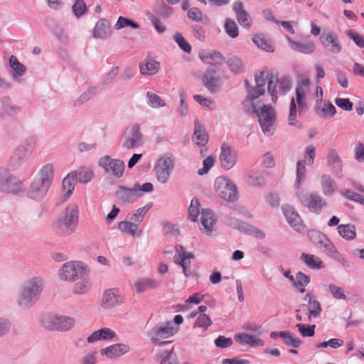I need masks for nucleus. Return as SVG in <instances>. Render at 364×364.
Listing matches in <instances>:
<instances>
[{
  "label": "nucleus",
  "mask_w": 364,
  "mask_h": 364,
  "mask_svg": "<svg viewBox=\"0 0 364 364\" xmlns=\"http://www.w3.org/2000/svg\"><path fill=\"white\" fill-rule=\"evenodd\" d=\"M50 185L35 177L31 183L27 191V196L34 200H41L49 190Z\"/></svg>",
  "instance_id": "6ab92c4d"
},
{
  "label": "nucleus",
  "mask_w": 364,
  "mask_h": 364,
  "mask_svg": "<svg viewBox=\"0 0 364 364\" xmlns=\"http://www.w3.org/2000/svg\"><path fill=\"white\" fill-rule=\"evenodd\" d=\"M34 145V139L29 138L18 146L10 157V167L16 170L27 161L32 153Z\"/></svg>",
  "instance_id": "0eeeda50"
},
{
  "label": "nucleus",
  "mask_w": 364,
  "mask_h": 364,
  "mask_svg": "<svg viewBox=\"0 0 364 364\" xmlns=\"http://www.w3.org/2000/svg\"><path fill=\"white\" fill-rule=\"evenodd\" d=\"M192 141L198 146H204L208 141V136L205 129L200 124L198 119L194 121V132Z\"/></svg>",
  "instance_id": "c85d7f7f"
},
{
  "label": "nucleus",
  "mask_w": 364,
  "mask_h": 364,
  "mask_svg": "<svg viewBox=\"0 0 364 364\" xmlns=\"http://www.w3.org/2000/svg\"><path fill=\"white\" fill-rule=\"evenodd\" d=\"M327 165L331 168L336 176L341 177L342 161L335 149H331L328 152Z\"/></svg>",
  "instance_id": "cd10ccee"
},
{
  "label": "nucleus",
  "mask_w": 364,
  "mask_h": 364,
  "mask_svg": "<svg viewBox=\"0 0 364 364\" xmlns=\"http://www.w3.org/2000/svg\"><path fill=\"white\" fill-rule=\"evenodd\" d=\"M282 210L289 224L295 230L301 231L303 229L302 220L294 208L290 205H284Z\"/></svg>",
  "instance_id": "4be33fe9"
},
{
  "label": "nucleus",
  "mask_w": 364,
  "mask_h": 364,
  "mask_svg": "<svg viewBox=\"0 0 364 364\" xmlns=\"http://www.w3.org/2000/svg\"><path fill=\"white\" fill-rule=\"evenodd\" d=\"M54 176L53 166L50 164L44 165L39 171L37 178L48 183V185H51Z\"/></svg>",
  "instance_id": "49530a36"
},
{
  "label": "nucleus",
  "mask_w": 364,
  "mask_h": 364,
  "mask_svg": "<svg viewBox=\"0 0 364 364\" xmlns=\"http://www.w3.org/2000/svg\"><path fill=\"white\" fill-rule=\"evenodd\" d=\"M9 64L15 74L18 76H22L26 73L25 66L21 64L16 56L11 55L9 58Z\"/></svg>",
  "instance_id": "5fc2aeb1"
},
{
  "label": "nucleus",
  "mask_w": 364,
  "mask_h": 364,
  "mask_svg": "<svg viewBox=\"0 0 364 364\" xmlns=\"http://www.w3.org/2000/svg\"><path fill=\"white\" fill-rule=\"evenodd\" d=\"M86 273L85 266L80 262H68L59 269L58 276L61 280L73 281L82 278Z\"/></svg>",
  "instance_id": "9d476101"
},
{
  "label": "nucleus",
  "mask_w": 364,
  "mask_h": 364,
  "mask_svg": "<svg viewBox=\"0 0 364 364\" xmlns=\"http://www.w3.org/2000/svg\"><path fill=\"white\" fill-rule=\"evenodd\" d=\"M310 240L314 243L326 255L331 253L334 250V245L328 238V237L317 230H311L309 232Z\"/></svg>",
  "instance_id": "a211bd4d"
},
{
  "label": "nucleus",
  "mask_w": 364,
  "mask_h": 364,
  "mask_svg": "<svg viewBox=\"0 0 364 364\" xmlns=\"http://www.w3.org/2000/svg\"><path fill=\"white\" fill-rule=\"evenodd\" d=\"M200 58L203 63L211 65H222L225 62L222 54L216 51L200 53Z\"/></svg>",
  "instance_id": "58836bf2"
},
{
  "label": "nucleus",
  "mask_w": 364,
  "mask_h": 364,
  "mask_svg": "<svg viewBox=\"0 0 364 364\" xmlns=\"http://www.w3.org/2000/svg\"><path fill=\"white\" fill-rule=\"evenodd\" d=\"M224 28L226 33L230 37L235 38L238 36V27L233 20L227 18Z\"/></svg>",
  "instance_id": "052dcab7"
},
{
  "label": "nucleus",
  "mask_w": 364,
  "mask_h": 364,
  "mask_svg": "<svg viewBox=\"0 0 364 364\" xmlns=\"http://www.w3.org/2000/svg\"><path fill=\"white\" fill-rule=\"evenodd\" d=\"M212 324L213 322L209 316L200 314L193 324V329L198 330L200 333H204Z\"/></svg>",
  "instance_id": "c03bdc74"
},
{
  "label": "nucleus",
  "mask_w": 364,
  "mask_h": 364,
  "mask_svg": "<svg viewBox=\"0 0 364 364\" xmlns=\"http://www.w3.org/2000/svg\"><path fill=\"white\" fill-rule=\"evenodd\" d=\"M214 188L218 196L226 201L234 202L237 199L236 185L224 176L216 178Z\"/></svg>",
  "instance_id": "6e6552de"
},
{
  "label": "nucleus",
  "mask_w": 364,
  "mask_h": 364,
  "mask_svg": "<svg viewBox=\"0 0 364 364\" xmlns=\"http://www.w3.org/2000/svg\"><path fill=\"white\" fill-rule=\"evenodd\" d=\"M309 305V306L306 314L308 315V320L310 321L312 316L315 318L320 316L321 312V306L319 301L316 300H314V301Z\"/></svg>",
  "instance_id": "bf43d9fd"
},
{
  "label": "nucleus",
  "mask_w": 364,
  "mask_h": 364,
  "mask_svg": "<svg viewBox=\"0 0 364 364\" xmlns=\"http://www.w3.org/2000/svg\"><path fill=\"white\" fill-rule=\"evenodd\" d=\"M77 172L78 181L81 183H87L93 177V172L87 168H80Z\"/></svg>",
  "instance_id": "0e129e2a"
},
{
  "label": "nucleus",
  "mask_w": 364,
  "mask_h": 364,
  "mask_svg": "<svg viewBox=\"0 0 364 364\" xmlns=\"http://www.w3.org/2000/svg\"><path fill=\"white\" fill-rule=\"evenodd\" d=\"M254 43L259 48L266 51H272L270 42L261 35H256L252 38Z\"/></svg>",
  "instance_id": "e2e57ef3"
},
{
  "label": "nucleus",
  "mask_w": 364,
  "mask_h": 364,
  "mask_svg": "<svg viewBox=\"0 0 364 364\" xmlns=\"http://www.w3.org/2000/svg\"><path fill=\"white\" fill-rule=\"evenodd\" d=\"M160 64L159 62L146 58L143 63H140V73L143 75H153L159 72Z\"/></svg>",
  "instance_id": "f704fd0d"
},
{
  "label": "nucleus",
  "mask_w": 364,
  "mask_h": 364,
  "mask_svg": "<svg viewBox=\"0 0 364 364\" xmlns=\"http://www.w3.org/2000/svg\"><path fill=\"white\" fill-rule=\"evenodd\" d=\"M146 102L151 108H160L166 105L164 101L155 92L148 91L146 92Z\"/></svg>",
  "instance_id": "603ef678"
},
{
  "label": "nucleus",
  "mask_w": 364,
  "mask_h": 364,
  "mask_svg": "<svg viewBox=\"0 0 364 364\" xmlns=\"http://www.w3.org/2000/svg\"><path fill=\"white\" fill-rule=\"evenodd\" d=\"M155 359L159 364H178L176 354L173 350L160 352Z\"/></svg>",
  "instance_id": "a18cd8bd"
},
{
  "label": "nucleus",
  "mask_w": 364,
  "mask_h": 364,
  "mask_svg": "<svg viewBox=\"0 0 364 364\" xmlns=\"http://www.w3.org/2000/svg\"><path fill=\"white\" fill-rule=\"evenodd\" d=\"M297 108L294 97L291 98L289 107V114L288 117V123L290 126H296L299 129H303L301 122L296 120Z\"/></svg>",
  "instance_id": "3c124183"
},
{
  "label": "nucleus",
  "mask_w": 364,
  "mask_h": 364,
  "mask_svg": "<svg viewBox=\"0 0 364 364\" xmlns=\"http://www.w3.org/2000/svg\"><path fill=\"white\" fill-rule=\"evenodd\" d=\"M218 70L215 66L208 67L202 77L203 85L210 92H217L221 87V80L218 75Z\"/></svg>",
  "instance_id": "dca6fc26"
},
{
  "label": "nucleus",
  "mask_w": 364,
  "mask_h": 364,
  "mask_svg": "<svg viewBox=\"0 0 364 364\" xmlns=\"http://www.w3.org/2000/svg\"><path fill=\"white\" fill-rule=\"evenodd\" d=\"M122 303L123 300L118 294V289H111L104 292L102 299V306L103 308H113Z\"/></svg>",
  "instance_id": "5701e85b"
},
{
  "label": "nucleus",
  "mask_w": 364,
  "mask_h": 364,
  "mask_svg": "<svg viewBox=\"0 0 364 364\" xmlns=\"http://www.w3.org/2000/svg\"><path fill=\"white\" fill-rule=\"evenodd\" d=\"M340 236L346 240H352L356 237V230L354 225L341 224L337 227Z\"/></svg>",
  "instance_id": "37998d69"
},
{
  "label": "nucleus",
  "mask_w": 364,
  "mask_h": 364,
  "mask_svg": "<svg viewBox=\"0 0 364 364\" xmlns=\"http://www.w3.org/2000/svg\"><path fill=\"white\" fill-rule=\"evenodd\" d=\"M114 337H116V333L114 331L109 328H103L94 331L87 337V341L89 343H92L101 340H109Z\"/></svg>",
  "instance_id": "473e14b6"
},
{
  "label": "nucleus",
  "mask_w": 364,
  "mask_h": 364,
  "mask_svg": "<svg viewBox=\"0 0 364 364\" xmlns=\"http://www.w3.org/2000/svg\"><path fill=\"white\" fill-rule=\"evenodd\" d=\"M111 29L107 20L102 18L98 21L93 28L92 34L95 38L104 39L110 36Z\"/></svg>",
  "instance_id": "7c9ffc66"
},
{
  "label": "nucleus",
  "mask_w": 364,
  "mask_h": 364,
  "mask_svg": "<svg viewBox=\"0 0 364 364\" xmlns=\"http://www.w3.org/2000/svg\"><path fill=\"white\" fill-rule=\"evenodd\" d=\"M320 41L323 46L332 53H338L342 49L338 36L332 32H323L320 36Z\"/></svg>",
  "instance_id": "412c9836"
},
{
  "label": "nucleus",
  "mask_w": 364,
  "mask_h": 364,
  "mask_svg": "<svg viewBox=\"0 0 364 364\" xmlns=\"http://www.w3.org/2000/svg\"><path fill=\"white\" fill-rule=\"evenodd\" d=\"M130 350L129 346L123 343H116L100 350V353L108 358H114L128 353Z\"/></svg>",
  "instance_id": "393cba45"
},
{
  "label": "nucleus",
  "mask_w": 364,
  "mask_h": 364,
  "mask_svg": "<svg viewBox=\"0 0 364 364\" xmlns=\"http://www.w3.org/2000/svg\"><path fill=\"white\" fill-rule=\"evenodd\" d=\"M200 203L198 198H193L188 208L189 217L193 221H196L200 213Z\"/></svg>",
  "instance_id": "13d9d810"
},
{
  "label": "nucleus",
  "mask_w": 364,
  "mask_h": 364,
  "mask_svg": "<svg viewBox=\"0 0 364 364\" xmlns=\"http://www.w3.org/2000/svg\"><path fill=\"white\" fill-rule=\"evenodd\" d=\"M287 39L291 49L294 51L309 55L313 53L316 49V46L312 41H296L289 37H287Z\"/></svg>",
  "instance_id": "bb28decb"
},
{
  "label": "nucleus",
  "mask_w": 364,
  "mask_h": 364,
  "mask_svg": "<svg viewBox=\"0 0 364 364\" xmlns=\"http://www.w3.org/2000/svg\"><path fill=\"white\" fill-rule=\"evenodd\" d=\"M310 80L308 78H302L297 83L296 87V103L298 111L301 113L306 107V95L309 92Z\"/></svg>",
  "instance_id": "aec40b11"
},
{
  "label": "nucleus",
  "mask_w": 364,
  "mask_h": 364,
  "mask_svg": "<svg viewBox=\"0 0 364 364\" xmlns=\"http://www.w3.org/2000/svg\"><path fill=\"white\" fill-rule=\"evenodd\" d=\"M296 196L303 206L316 214H320L321 210L327 206L326 200L317 193L300 192Z\"/></svg>",
  "instance_id": "1a4fd4ad"
},
{
  "label": "nucleus",
  "mask_w": 364,
  "mask_h": 364,
  "mask_svg": "<svg viewBox=\"0 0 364 364\" xmlns=\"http://www.w3.org/2000/svg\"><path fill=\"white\" fill-rule=\"evenodd\" d=\"M98 164L110 176L120 178L124 171L125 164L123 161L104 156L99 160Z\"/></svg>",
  "instance_id": "ddd939ff"
},
{
  "label": "nucleus",
  "mask_w": 364,
  "mask_h": 364,
  "mask_svg": "<svg viewBox=\"0 0 364 364\" xmlns=\"http://www.w3.org/2000/svg\"><path fill=\"white\" fill-rule=\"evenodd\" d=\"M299 332L303 337H311L314 335L315 325H306L303 323L296 324Z\"/></svg>",
  "instance_id": "338daca9"
},
{
  "label": "nucleus",
  "mask_w": 364,
  "mask_h": 364,
  "mask_svg": "<svg viewBox=\"0 0 364 364\" xmlns=\"http://www.w3.org/2000/svg\"><path fill=\"white\" fill-rule=\"evenodd\" d=\"M277 82V77H275L273 74H270L267 82V92L271 95L273 102H276L277 99V90L276 89Z\"/></svg>",
  "instance_id": "4d7b16f0"
},
{
  "label": "nucleus",
  "mask_w": 364,
  "mask_h": 364,
  "mask_svg": "<svg viewBox=\"0 0 364 364\" xmlns=\"http://www.w3.org/2000/svg\"><path fill=\"white\" fill-rule=\"evenodd\" d=\"M235 339L242 345H250L253 347L264 346V341L255 336L247 333L235 335Z\"/></svg>",
  "instance_id": "c9c22d12"
},
{
  "label": "nucleus",
  "mask_w": 364,
  "mask_h": 364,
  "mask_svg": "<svg viewBox=\"0 0 364 364\" xmlns=\"http://www.w3.org/2000/svg\"><path fill=\"white\" fill-rule=\"evenodd\" d=\"M232 9L236 14L238 23L244 28H250L251 26L252 20L249 14L244 9L243 3L237 1L234 3Z\"/></svg>",
  "instance_id": "a878e982"
},
{
  "label": "nucleus",
  "mask_w": 364,
  "mask_h": 364,
  "mask_svg": "<svg viewBox=\"0 0 364 364\" xmlns=\"http://www.w3.org/2000/svg\"><path fill=\"white\" fill-rule=\"evenodd\" d=\"M152 206L153 203L150 202L145 206L138 208L135 212L130 213L129 215L130 220L136 223L137 225L140 224L143 221L145 215Z\"/></svg>",
  "instance_id": "de8ad7c7"
},
{
  "label": "nucleus",
  "mask_w": 364,
  "mask_h": 364,
  "mask_svg": "<svg viewBox=\"0 0 364 364\" xmlns=\"http://www.w3.org/2000/svg\"><path fill=\"white\" fill-rule=\"evenodd\" d=\"M270 74L266 72H260L259 74L255 76V87L251 89L250 92L256 93L257 95H263L264 94V86L266 82H268V77Z\"/></svg>",
  "instance_id": "e433bc0d"
},
{
  "label": "nucleus",
  "mask_w": 364,
  "mask_h": 364,
  "mask_svg": "<svg viewBox=\"0 0 364 364\" xmlns=\"http://www.w3.org/2000/svg\"><path fill=\"white\" fill-rule=\"evenodd\" d=\"M173 168L174 159L171 154H168L161 156L154 168L157 180L161 183H166Z\"/></svg>",
  "instance_id": "9b49d317"
},
{
  "label": "nucleus",
  "mask_w": 364,
  "mask_h": 364,
  "mask_svg": "<svg viewBox=\"0 0 364 364\" xmlns=\"http://www.w3.org/2000/svg\"><path fill=\"white\" fill-rule=\"evenodd\" d=\"M143 136L139 124H133L124 132L122 148L123 149H133L142 144Z\"/></svg>",
  "instance_id": "f8f14e48"
},
{
  "label": "nucleus",
  "mask_w": 364,
  "mask_h": 364,
  "mask_svg": "<svg viewBox=\"0 0 364 364\" xmlns=\"http://www.w3.org/2000/svg\"><path fill=\"white\" fill-rule=\"evenodd\" d=\"M117 197L124 203H131L138 198L135 187L127 188L124 186H119L116 191Z\"/></svg>",
  "instance_id": "2f4dec72"
},
{
  "label": "nucleus",
  "mask_w": 364,
  "mask_h": 364,
  "mask_svg": "<svg viewBox=\"0 0 364 364\" xmlns=\"http://www.w3.org/2000/svg\"><path fill=\"white\" fill-rule=\"evenodd\" d=\"M77 171H72L69 173L66 177H65L63 180L62 186L63 191L65 193L63 195L64 200H66L69 198L71 193L75 189V185L77 182Z\"/></svg>",
  "instance_id": "c756f323"
},
{
  "label": "nucleus",
  "mask_w": 364,
  "mask_h": 364,
  "mask_svg": "<svg viewBox=\"0 0 364 364\" xmlns=\"http://www.w3.org/2000/svg\"><path fill=\"white\" fill-rule=\"evenodd\" d=\"M160 283L155 279L142 278L138 279L134 284V288L138 294H141L146 290L156 289Z\"/></svg>",
  "instance_id": "72a5a7b5"
},
{
  "label": "nucleus",
  "mask_w": 364,
  "mask_h": 364,
  "mask_svg": "<svg viewBox=\"0 0 364 364\" xmlns=\"http://www.w3.org/2000/svg\"><path fill=\"white\" fill-rule=\"evenodd\" d=\"M328 289L335 299H346V296L344 294V290L343 288L338 287L334 284H330L328 287Z\"/></svg>",
  "instance_id": "774afa93"
},
{
  "label": "nucleus",
  "mask_w": 364,
  "mask_h": 364,
  "mask_svg": "<svg viewBox=\"0 0 364 364\" xmlns=\"http://www.w3.org/2000/svg\"><path fill=\"white\" fill-rule=\"evenodd\" d=\"M195 257L193 252H188L181 245L175 246L174 262L181 266L183 269L184 275L187 277L192 275V272L189 267L190 260Z\"/></svg>",
  "instance_id": "2eb2a0df"
},
{
  "label": "nucleus",
  "mask_w": 364,
  "mask_h": 364,
  "mask_svg": "<svg viewBox=\"0 0 364 364\" xmlns=\"http://www.w3.org/2000/svg\"><path fill=\"white\" fill-rule=\"evenodd\" d=\"M1 105L4 112L9 116H15L21 110V107L14 103L8 96L2 97Z\"/></svg>",
  "instance_id": "79ce46f5"
},
{
  "label": "nucleus",
  "mask_w": 364,
  "mask_h": 364,
  "mask_svg": "<svg viewBox=\"0 0 364 364\" xmlns=\"http://www.w3.org/2000/svg\"><path fill=\"white\" fill-rule=\"evenodd\" d=\"M215 219L213 218V213L211 210L203 209L201 212V228L200 230L207 235H211L215 230Z\"/></svg>",
  "instance_id": "b1692460"
},
{
  "label": "nucleus",
  "mask_w": 364,
  "mask_h": 364,
  "mask_svg": "<svg viewBox=\"0 0 364 364\" xmlns=\"http://www.w3.org/2000/svg\"><path fill=\"white\" fill-rule=\"evenodd\" d=\"M90 286L89 280L84 279L75 284L73 292L77 294H85L89 291Z\"/></svg>",
  "instance_id": "69168bd1"
},
{
  "label": "nucleus",
  "mask_w": 364,
  "mask_h": 364,
  "mask_svg": "<svg viewBox=\"0 0 364 364\" xmlns=\"http://www.w3.org/2000/svg\"><path fill=\"white\" fill-rule=\"evenodd\" d=\"M0 192L20 195L25 192V187L22 181L11 173L8 168L0 167Z\"/></svg>",
  "instance_id": "20e7f679"
},
{
  "label": "nucleus",
  "mask_w": 364,
  "mask_h": 364,
  "mask_svg": "<svg viewBox=\"0 0 364 364\" xmlns=\"http://www.w3.org/2000/svg\"><path fill=\"white\" fill-rule=\"evenodd\" d=\"M321 185L324 196H332L336 189V183L328 175L323 174L321 177Z\"/></svg>",
  "instance_id": "4c0bfd02"
},
{
  "label": "nucleus",
  "mask_w": 364,
  "mask_h": 364,
  "mask_svg": "<svg viewBox=\"0 0 364 364\" xmlns=\"http://www.w3.org/2000/svg\"><path fill=\"white\" fill-rule=\"evenodd\" d=\"M78 213V206L70 204L53 224L54 232L61 237H67L73 233L77 225Z\"/></svg>",
  "instance_id": "7ed1b4c3"
},
{
  "label": "nucleus",
  "mask_w": 364,
  "mask_h": 364,
  "mask_svg": "<svg viewBox=\"0 0 364 364\" xmlns=\"http://www.w3.org/2000/svg\"><path fill=\"white\" fill-rule=\"evenodd\" d=\"M44 287V280L39 277L27 281L21 287L18 296V305L22 309L31 308L39 299Z\"/></svg>",
  "instance_id": "f03ea898"
},
{
  "label": "nucleus",
  "mask_w": 364,
  "mask_h": 364,
  "mask_svg": "<svg viewBox=\"0 0 364 364\" xmlns=\"http://www.w3.org/2000/svg\"><path fill=\"white\" fill-rule=\"evenodd\" d=\"M41 321L45 328L57 331H69L75 323V319L71 317L55 314L45 315Z\"/></svg>",
  "instance_id": "423d86ee"
},
{
  "label": "nucleus",
  "mask_w": 364,
  "mask_h": 364,
  "mask_svg": "<svg viewBox=\"0 0 364 364\" xmlns=\"http://www.w3.org/2000/svg\"><path fill=\"white\" fill-rule=\"evenodd\" d=\"M126 26H130L132 28L138 29L139 28V24L129 18H124L123 16H119L114 26V28L116 30H119Z\"/></svg>",
  "instance_id": "6e6d98bb"
},
{
  "label": "nucleus",
  "mask_w": 364,
  "mask_h": 364,
  "mask_svg": "<svg viewBox=\"0 0 364 364\" xmlns=\"http://www.w3.org/2000/svg\"><path fill=\"white\" fill-rule=\"evenodd\" d=\"M177 331L174 328L173 323L171 321L161 322L156 325L149 333L151 342L158 346H163L170 343L171 341H163L162 339H166L173 336Z\"/></svg>",
  "instance_id": "39448f33"
},
{
  "label": "nucleus",
  "mask_w": 364,
  "mask_h": 364,
  "mask_svg": "<svg viewBox=\"0 0 364 364\" xmlns=\"http://www.w3.org/2000/svg\"><path fill=\"white\" fill-rule=\"evenodd\" d=\"M310 282V277L301 272H299L296 274L294 278V283H292L293 286L299 288V291L301 293H304L306 287Z\"/></svg>",
  "instance_id": "8fccbe9b"
},
{
  "label": "nucleus",
  "mask_w": 364,
  "mask_h": 364,
  "mask_svg": "<svg viewBox=\"0 0 364 364\" xmlns=\"http://www.w3.org/2000/svg\"><path fill=\"white\" fill-rule=\"evenodd\" d=\"M259 95L250 92L242 102L244 112L247 114H255L263 133L267 136H271L274 132L276 119L275 112L270 105H263L260 110V102L257 101Z\"/></svg>",
  "instance_id": "f257e3e1"
},
{
  "label": "nucleus",
  "mask_w": 364,
  "mask_h": 364,
  "mask_svg": "<svg viewBox=\"0 0 364 364\" xmlns=\"http://www.w3.org/2000/svg\"><path fill=\"white\" fill-rule=\"evenodd\" d=\"M225 223L232 228L237 229L240 232L246 234L254 235L259 239H264L266 236L265 233L262 230L247 223L232 218L230 215L225 216Z\"/></svg>",
  "instance_id": "4468645a"
},
{
  "label": "nucleus",
  "mask_w": 364,
  "mask_h": 364,
  "mask_svg": "<svg viewBox=\"0 0 364 364\" xmlns=\"http://www.w3.org/2000/svg\"><path fill=\"white\" fill-rule=\"evenodd\" d=\"M300 258L309 268L315 269L324 267L322 260L314 255L301 253Z\"/></svg>",
  "instance_id": "ea45409f"
},
{
  "label": "nucleus",
  "mask_w": 364,
  "mask_h": 364,
  "mask_svg": "<svg viewBox=\"0 0 364 364\" xmlns=\"http://www.w3.org/2000/svg\"><path fill=\"white\" fill-rule=\"evenodd\" d=\"M98 92L97 87H92L85 90L80 97L73 102L74 107H79L94 97Z\"/></svg>",
  "instance_id": "09e8293b"
},
{
  "label": "nucleus",
  "mask_w": 364,
  "mask_h": 364,
  "mask_svg": "<svg viewBox=\"0 0 364 364\" xmlns=\"http://www.w3.org/2000/svg\"><path fill=\"white\" fill-rule=\"evenodd\" d=\"M284 343L289 347L299 348L302 343V341L294 336L291 331H287L286 336L283 338Z\"/></svg>",
  "instance_id": "680f3d73"
},
{
  "label": "nucleus",
  "mask_w": 364,
  "mask_h": 364,
  "mask_svg": "<svg viewBox=\"0 0 364 364\" xmlns=\"http://www.w3.org/2000/svg\"><path fill=\"white\" fill-rule=\"evenodd\" d=\"M306 161L304 160H299L296 164V184L299 188V185L303 183L306 178Z\"/></svg>",
  "instance_id": "864d4df0"
},
{
  "label": "nucleus",
  "mask_w": 364,
  "mask_h": 364,
  "mask_svg": "<svg viewBox=\"0 0 364 364\" xmlns=\"http://www.w3.org/2000/svg\"><path fill=\"white\" fill-rule=\"evenodd\" d=\"M118 229L124 233L130 234L133 237L141 235V231H138V225L131 220L119 222L118 223Z\"/></svg>",
  "instance_id": "a19ab883"
},
{
  "label": "nucleus",
  "mask_w": 364,
  "mask_h": 364,
  "mask_svg": "<svg viewBox=\"0 0 364 364\" xmlns=\"http://www.w3.org/2000/svg\"><path fill=\"white\" fill-rule=\"evenodd\" d=\"M221 166L225 170H230L236 164L237 154L236 151L228 144H223L219 157Z\"/></svg>",
  "instance_id": "f3484780"
}]
</instances>
